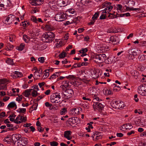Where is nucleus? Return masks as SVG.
<instances>
[{
    "instance_id": "1",
    "label": "nucleus",
    "mask_w": 146,
    "mask_h": 146,
    "mask_svg": "<svg viewBox=\"0 0 146 146\" xmlns=\"http://www.w3.org/2000/svg\"><path fill=\"white\" fill-rule=\"evenodd\" d=\"M55 35L53 33L48 32L44 34L42 36V40L45 42H51L54 39Z\"/></svg>"
},
{
    "instance_id": "2",
    "label": "nucleus",
    "mask_w": 146,
    "mask_h": 146,
    "mask_svg": "<svg viewBox=\"0 0 146 146\" xmlns=\"http://www.w3.org/2000/svg\"><path fill=\"white\" fill-rule=\"evenodd\" d=\"M60 93L56 92L53 94L50 97L51 102L53 103H58L59 101L58 100L61 98Z\"/></svg>"
},
{
    "instance_id": "3",
    "label": "nucleus",
    "mask_w": 146,
    "mask_h": 146,
    "mask_svg": "<svg viewBox=\"0 0 146 146\" xmlns=\"http://www.w3.org/2000/svg\"><path fill=\"white\" fill-rule=\"evenodd\" d=\"M33 90L32 93V95L33 97H36L37 96V92L35 90H33L32 89H27L25 90L24 93L25 94L24 95L25 97H28L30 95V92Z\"/></svg>"
},
{
    "instance_id": "4",
    "label": "nucleus",
    "mask_w": 146,
    "mask_h": 146,
    "mask_svg": "<svg viewBox=\"0 0 146 146\" xmlns=\"http://www.w3.org/2000/svg\"><path fill=\"white\" fill-rule=\"evenodd\" d=\"M141 52V50L136 49H132L128 50V53L130 55H131V53L132 54V55L133 56H135L139 54H140Z\"/></svg>"
},
{
    "instance_id": "5",
    "label": "nucleus",
    "mask_w": 146,
    "mask_h": 146,
    "mask_svg": "<svg viewBox=\"0 0 146 146\" xmlns=\"http://www.w3.org/2000/svg\"><path fill=\"white\" fill-rule=\"evenodd\" d=\"M94 108L99 110H102L104 108V106L102 105L101 103L99 102H96L94 104Z\"/></svg>"
},
{
    "instance_id": "6",
    "label": "nucleus",
    "mask_w": 146,
    "mask_h": 146,
    "mask_svg": "<svg viewBox=\"0 0 146 146\" xmlns=\"http://www.w3.org/2000/svg\"><path fill=\"white\" fill-rule=\"evenodd\" d=\"M65 93H66L67 94H68L67 95V96H68L69 98L71 97L74 94L73 91L71 89H66Z\"/></svg>"
},
{
    "instance_id": "7",
    "label": "nucleus",
    "mask_w": 146,
    "mask_h": 146,
    "mask_svg": "<svg viewBox=\"0 0 146 146\" xmlns=\"http://www.w3.org/2000/svg\"><path fill=\"white\" fill-rule=\"evenodd\" d=\"M71 132L70 131H66L64 132V137L67 138L68 140H70L71 138L70 137V135L71 134Z\"/></svg>"
},
{
    "instance_id": "8",
    "label": "nucleus",
    "mask_w": 146,
    "mask_h": 146,
    "mask_svg": "<svg viewBox=\"0 0 146 146\" xmlns=\"http://www.w3.org/2000/svg\"><path fill=\"white\" fill-rule=\"evenodd\" d=\"M21 137L20 134H13L12 136V140L13 141L15 140H19Z\"/></svg>"
},
{
    "instance_id": "9",
    "label": "nucleus",
    "mask_w": 146,
    "mask_h": 146,
    "mask_svg": "<svg viewBox=\"0 0 146 146\" xmlns=\"http://www.w3.org/2000/svg\"><path fill=\"white\" fill-rule=\"evenodd\" d=\"M31 20L34 22L36 23H38V22H42V19L40 18H38V19L34 16H33L31 18Z\"/></svg>"
},
{
    "instance_id": "10",
    "label": "nucleus",
    "mask_w": 146,
    "mask_h": 146,
    "mask_svg": "<svg viewBox=\"0 0 146 146\" xmlns=\"http://www.w3.org/2000/svg\"><path fill=\"white\" fill-rule=\"evenodd\" d=\"M15 107V109L17 108V105L15 102H10L8 105L7 106V108L8 109H9L10 108H13Z\"/></svg>"
},
{
    "instance_id": "11",
    "label": "nucleus",
    "mask_w": 146,
    "mask_h": 146,
    "mask_svg": "<svg viewBox=\"0 0 146 146\" xmlns=\"http://www.w3.org/2000/svg\"><path fill=\"white\" fill-rule=\"evenodd\" d=\"M61 14V12H59L56 14L55 15V19L56 21H61V20H60V15Z\"/></svg>"
},
{
    "instance_id": "12",
    "label": "nucleus",
    "mask_w": 146,
    "mask_h": 146,
    "mask_svg": "<svg viewBox=\"0 0 146 146\" xmlns=\"http://www.w3.org/2000/svg\"><path fill=\"white\" fill-rule=\"evenodd\" d=\"M22 76L21 73L19 72L15 71L14 72V74L13 76V78H17L21 77Z\"/></svg>"
},
{
    "instance_id": "13",
    "label": "nucleus",
    "mask_w": 146,
    "mask_h": 146,
    "mask_svg": "<svg viewBox=\"0 0 146 146\" xmlns=\"http://www.w3.org/2000/svg\"><path fill=\"white\" fill-rule=\"evenodd\" d=\"M138 59L140 61H143L146 60V55L142 54H140L138 56Z\"/></svg>"
},
{
    "instance_id": "14",
    "label": "nucleus",
    "mask_w": 146,
    "mask_h": 146,
    "mask_svg": "<svg viewBox=\"0 0 146 146\" xmlns=\"http://www.w3.org/2000/svg\"><path fill=\"white\" fill-rule=\"evenodd\" d=\"M123 126H124L126 130L131 129L133 127L132 124L130 123H126L123 125Z\"/></svg>"
},
{
    "instance_id": "15",
    "label": "nucleus",
    "mask_w": 146,
    "mask_h": 146,
    "mask_svg": "<svg viewBox=\"0 0 146 146\" xmlns=\"http://www.w3.org/2000/svg\"><path fill=\"white\" fill-rule=\"evenodd\" d=\"M5 62L7 63L9 65L13 64V60L9 58H7V59H5Z\"/></svg>"
},
{
    "instance_id": "16",
    "label": "nucleus",
    "mask_w": 146,
    "mask_h": 146,
    "mask_svg": "<svg viewBox=\"0 0 146 146\" xmlns=\"http://www.w3.org/2000/svg\"><path fill=\"white\" fill-rule=\"evenodd\" d=\"M70 119L72 120V121L73 123H79L80 122V120L77 117H73L70 118L69 119Z\"/></svg>"
},
{
    "instance_id": "17",
    "label": "nucleus",
    "mask_w": 146,
    "mask_h": 146,
    "mask_svg": "<svg viewBox=\"0 0 146 146\" xmlns=\"http://www.w3.org/2000/svg\"><path fill=\"white\" fill-rule=\"evenodd\" d=\"M23 38L24 40L26 43H28L30 39V37L25 35H23Z\"/></svg>"
},
{
    "instance_id": "18",
    "label": "nucleus",
    "mask_w": 146,
    "mask_h": 146,
    "mask_svg": "<svg viewBox=\"0 0 146 146\" xmlns=\"http://www.w3.org/2000/svg\"><path fill=\"white\" fill-rule=\"evenodd\" d=\"M38 106V104L37 103H35L34 104L31 106L30 109V110L32 111L33 110H36Z\"/></svg>"
},
{
    "instance_id": "19",
    "label": "nucleus",
    "mask_w": 146,
    "mask_h": 146,
    "mask_svg": "<svg viewBox=\"0 0 146 146\" xmlns=\"http://www.w3.org/2000/svg\"><path fill=\"white\" fill-rule=\"evenodd\" d=\"M61 14L60 15V20H61V21H64V20L66 19V14L65 13H64L62 12H61Z\"/></svg>"
},
{
    "instance_id": "20",
    "label": "nucleus",
    "mask_w": 146,
    "mask_h": 146,
    "mask_svg": "<svg viewBox=\"0 0 146 146\" xmlns=\"http://www.w3.org/2000/svg\"><path fill=\"white\" fill-rule=\"evenodd\" d=\"M0 84V90H5L6 88V85L5 84H3V82L1 81V82Z\"/></svg>"
},
{
    "instance_id": "21",
    "label": "nucleus",
    "mask_w": 146,
    "mask_h": 146,
    "mask_svg": "<svg viewBox=\"0 0 146 146\" xmlns=\"http://www.w3.org/2000/svg\"><path fill=\"white\" fill-rule=\"evenodd\" d=\"M105 94L108 95H111L113 94L110 88L108 89L107 88L104 89Z\"/></svg>"
},
{
    "instance_id": "22",
    "label": "nucleus",
    "mask_w": 146,
    "mask_h": 146,
    "mask_svg": "<svg viewBox=\"0 0 146 146\" xmlns=\"http://www.w3.org/2000/svg\"><path fill=\"white\" fill-rule=\"evenodd\" d=\"M113 86L114 87L113 89V91L116 90V91H117L120 89V87L119 86H117L115 84H113L111 86L112 87H113Z\"/></svg>"
},
{
    "instance_id": "23",
    "label": "nucleus",
    "mask_w": 146,
    "mask_h": 146,
    "mask_svg": "<svg viewBox=\"0 0 146 146\" xmlns=\"http://www.w3.org/2000/svg\"><path fill=\"white\" fill-rule=\"evenodd\" d=\"M15 127L11 128H6V129H5L3 130H2V131L1 132V133H5L7 132V131H13L15 130Z\"/></svg>"
},
{
    "instance_id": "24",
    "label": "nucleus",
    "mask_w": 146,
    "mask_h": 146,
    "mask_svg": "<svg viewBox=\"0 0 146 146\" xmlns=\"http://www.w3.org/2000/svg\"><path fill=\"white\" fill-rule=\"evenodd\" d=\"M113 6L111 5H109L108 7L106 8H105V9L103 11V13H107L106 11V10H108L110 11L111 9L113 8Z\"/></svg>"
},
{
    "instance_id": "25",
    "label": "nucleus",
    "mask_w": 146,
    "mask_h": 146,
    "mask_svg": "<svg viewBox=\"0 0 146 146\" xmlns=\"http://www.w3.org/2000/svg\"><path fill=\"white\" fill-rule=\"evenodd\" d=\"M25 47V44L23 43H22L20 44V45L19 46H18L17 49L20 51L22 50Z\"/></svg>"
},
{
    "instance_id": "26",
    "label": "nucleus",
    "mask_w": 146,
    "mask_h": 146,
    "mask_svg": "<svg viewBox=\"0 0 146 146\" xmlns=\"http://www.w3.org/2000/svg\"><path fill=\"white\" fill-rule=\"evenodd\" d=\"M99 12L96 13L92 17V19L93 20H95L97 19V18L99 16Z\"/></svg>"
},
{
    "instance_id": "27",
    "label": "nucleus",
    "mask_w": 146,
    "mask_h": 146,
    "mask_svg": "<svg viewBox=\"0 0 146 146\" xmlns=\"http://www.w3.org/2000/svg\"><path fill=\"white\" fill-rule=\"evenodd\" d=\"M126 9L128 11H139L140 10V9L139 8H130L128 7H126Z\"/></svg>"
},
{
    "instance_id": "28",
    "label": "nucleus",
    "mask_w": 146,
    "mask_h": 146,
    "mask_svg": "<svg viewBox=\"0 0 146 146\" xmlns=\"http://www.w3.org/2000/svg\"><path fill=\"white\" fill-rule=\"evenodd\" d=\"M67 112V111L66 108H63L61 110L60 112V113L61 115H64Z\"/></svg>"
},
{
    "instance_id": "29",
    "label": "nucleus",
    "mask_w": 146,
    "mask_h": 146,
    "mask_svg": "<svg viewBox=\"0 0 146 146\" xmlns=\"http://www.w3.org/2000/svg\"><path fill=\"white\" fill-rule=\"evenodd\" d=\"M17 111L19 113H24L26 112V109L24 108H19L17 110Z\"/></svg>"
},
{
    "instance_id": "30",
    "label": "nucleus",
    "mask_w": 146,
    "mask_h": 146,
    "mask_svg": "<svg viewBox=\"0 0 146 146\" xmlns=\"http://www.w3.org/2000/svg\"><path fill=\"white\" fill-rule=\"evenodd\" d=\"M66 54V52H63L59 55V56L60 58H63L65 57Z\"/></svg>"
},
{
    "instance_id": "31",
    "label": "nucleus",
    "mask_w": 146,
    "mask_h": 146,
    "mask_svg": "<svg viewBox=\"0 0 146 146\" xmlns=\"http://www.w3.org/2000/svg\"><path fill=\"white\" fill-rule=\"evenodd\" d=\"M116 37H114L113 36H111L110 38V41H112V42H115L116 41Z\"/></svg>"
},
{
    "instance_id": "32",
    "label": "nucleus",
    "mask_w": 146,
    "mask_h": 146,
    "mask_svg": "<svg viewBox=\"0 0 146 146\" xmlns=\"http://www.w3.org/2000/svg\"><path fill=\"white\" fill-rule=\"evenodd\" d=\"M50 70V69H47L45 70L44 72H45V74L44 75V78H47L48 76L49 75L48 71Z\"/></svg>"
},
{
    "instance_id": "33",
    "label": "nucleus",
    "mask_w": 146,
    "mask_h": 146,
    "mask_svg": "<svg viewBox=\"0 0 146 146\" xmlns=\"http://www.w3.org/2000/svg\"><path fill=\"white\" fill-rule=\"evenodd\" d=\"M50 144L51 146H57L58 144L57 142L54 141L50 142Z\"/></svg>"
},
{
    "instance_id": "34",
    "label": "nucleus",
    "mask_w": 146,
    "mask_h": 146,
    "mask_svg": "<svg viewBox=\"0 0 146 146\" xmlns=\"http://www.w3.org/2000/svg\"><path fill=\"white\" fill-rule=\"evenodd\" d=\"M31 1V2H30L31 4L32 5H38V4L37 3H36V1Z\"/></svg>"
},
{
    "instance_id": "35",
    "label": "nucleus",
    "mask_w": 146,
    "mask_h": 146,
    "mask_svg": "<svg viewBox=\"0 0 146 146\" xmlns=\"http://www.w3.org/2000/svg\"><path fill=\"white\" fill-rule=\"evenodd\" d=\"M111 3L110 2L105 3L103 4L102 7L104 8L105 7H108L109 5H111Z\"/></svg>"
},
{
    "instance_id": "36",
    "label": "nucleus",
    "mask_w": 146,
    "mask_h": 146,
    "mask_svg": "<svg viewBox=\"0 0 146 146\" xmlns=\"http://www.w3.org/2000/svg\"><path fill=\"white\" fill-rule=\"evenodd\" d=\"M88 51V49L86 48H82V50L79 51L80 53H85L86 52Z\"/></svg>"
},
{
    "instance_id": "37",
    "label": "nucleus",
    "mask_w": 146,
    "mask_h": 146,
    "mask_svg": "<svg viewBox=\"0 0 146 146\" xmlns=\"http://www.w3.org/2000/svg\"><path fill=\"white\" fill-rule=\"evenodd\" d=\"M21 141H23L24 142V143L25 144H27L28 143L27 139L25 137L22 138V139Z\"/></svg>"
},
{
    "instance_id": "38",
    "label": "nucleus",
    "mask_w": 146,
    "mask_h": 146,
    "mask_svg": "<svg viewBox=\"0 0 146 146\" xmlns=\"http://www.w3.org/2000/svg\"><path fill=\"white\" fill-rule=\"evenodd\" d=\"M36 71L37 72V73L38 74H42V70L41 68H39L38 69L36 68L35 69Z\"/></svg>"
},
{
    "instance_id": "39",
    "label": "nucleus",
    "mask_w": 146,
    "mask_h": 146,
    "mask_svg": "<svg viewBox=\"0 0 146 146\" xmlns=\"http://www.w3.org/2000/svg\"><path fill=\"white\" fill-rule=\"evenodd\" d=\"M38 61L40 62L43 63L44 61V57H40L38 58Z\"/></svg>"
},
{
    "instance_id": "40",
    "label": "nucleus",
    "mask_w": 146,
    "mask_h": 146,
    "mask_svg": "<svg viewBox=\"0 0 146 146\" xmlns=\"http://www.w3.org/2000/svg\"><path fill=\"white\" fill-rule=\"evenodd\" d=\"M45 83L44 82H42V83H38V85L41 88L42 90H44V88L42 87V86L44 85Z\"/></svg>"
},
{
    "instance_id": "41",
    "label": "nucleus",
    "mask_w": 146,
    "mask_h": 146,
    "mask_svg": "<svg viewBox=\"0 0 146 146\" xmlns=\"http://www.w3.org/2000/svg\"><path fill=\"white\" fill-rule=\"evenodd\" d=\"M69 13L72 14H73L75 12L74 10L73 9H70L67 10Z\"/></svg>"
},
{
    "instance_id": "42",
    "label": "nucleus",
    "mask_w": 146,
    "mask_h": 146,
    "mask_svg": "<svg viewBox=\"0 0 146 146\" xmlns=\"http://www.w3.org/2000/svg\"><path fill=\"white\" fill-rule=\"evenodd\" d=\"M78 3H79L80 4L79 5V4H78V3H76L77 5H79L80 6L81 5H85V3H86V2L84 1H79L78 2Z\"/></svg>"
},
{
    "instance_id": "43",
    "label": "nucleus",
    "mask_w": 146,
    "mask_h": 146,
    "mask_svg": "<svg viewBox=\"0 0 146 146\" xmlns=\"http://www.w3.org/2000/svg\"><path fill=\"white\" fill-rule=\"evenodd\" d=\"M55 73L56 74H58V75H57L55 74H54L51 76V78H55L56 76L57 77L59 75V74L60 73L58 72H56Z\"/></svg>"
},
{
    "instance_id": "44",
    "label": "nucleus",
    "mask_w": 146,
    "mask_h": 146,
    "mask_svg": "<svg viewBox=\"0 0 146 146\" xmlns=\"http://www.w3.org/2000/svg\"><path fill=\"white\" fill-rule=\"evenodd\" d=\"M95 58L96 59H98L100 60H102V58H100V56L99 54H96L95 56Z\"/></svg>"
},
{
    "instance_id": "45",
    "label": "nucleus",
    "mask_w": 146,
    "mask_h": 146,
    "mask_svg": "<svg viewBox=\"0 0 146 146\" xmlns=\"http://www.w3.org/2000/svg\"><path fill=\"white\" fill-rule=\"evenodd\" d=\"M37 129L38 131L40 132H42L44 130V128H42L40 126L38 127Z\"/></svg>"
},
{
    "instance_id": "46",
    "label": "nucleus",
    "mask_w": 146,
    "mask_h": 146,
    "mask_svg": "<svg viewBox=\"0 0 146 146\" xmlns=\"http://www.w3.org/2000/svg\"><path fill=\"white\" fill-rule=\"evenodd\" d=\"M39 44L38 43L35 44V46H34L33 48L35 50H37L39 49Z\"/></svg>"
},
{
    "instance_id": "47",
    "label": "nucleus",
    "mask_w": 146,
    "mask_h": 146,
    "mask_svg": "<svg viewBox=\"0 0 146 146\" xmlns=\"http://www.w3.org/2000/svg\"><path fill=\"white\" fill-rule=\"evenodd\" d=\"M68 95V94H67L66 93H63L62 94V95L61 96L63 98H68V96H67Z\"/></svg>"
},
{
    "instance_id": "48",
    "label": "nucleus",
    "mask_w": 146,
    "mask_h": 146,
    "mask_svg": "<svg viewBox=\"0 0 146 146\" xmlns=\"http://www.w3.org/2000/svg\"><path fill=\"white\" fill-rule=\"evenodd\" d=\"M20 121H21V122L22 121L24 122V121H25L26 120V119L25 118V117L22 116H21V117H20Z\"/></svg>"
},
{
    "instance_id": "49",
    "label": "nucleus",
    "mask_w": 146,
    "mask_h": 146,
    "mask_svg": "<svg viewBox=\"0 0 146 146\" xmlns=\"http://www.w3.org/2000/svg\"><path fill=\"white\" fill-rule=\"evenodd\" d=\"M138 92L139 93H140V92H141L143 91L142 89V86H141V85L138 87Z\"/></svg>"
},
{
    "instance_id": "50",
    "label": "nucleus",
    "mask_w": 146,
    "mask_h": 146,
    "mask_svg": "<svg viewBox=\"0 0 146 146\" xmlns=\"http://www.w3.org/2000/svg\"><path fill=\"white\" fill-rule=\"evenodd\" d=\"M23 27H27V26L28 25H29V23L27 22V21H24V22H23Z\"/></svg>"
},
{
    "instance_id": "51",
    "label": "nucleus",
    "mask_w": 146,
    "mask_h": 146,
    "mask_svg": "<svg viewBox=\"0 0 146 146\" xmlns=\"http://www.w3.org/2000/svg\"><path fill=\"white\" fill-rule=\"evenodd\" d=\"M45 106L47 107H51L52 106V104H50L48 102H46L45 104Z\"/></svg>"
},
{
    "instance_id": "52",
    "label": "nucleus",
    "mask_w": 146,
    "mask_h": 146,
    "mask_svg": "<svg viewBox=\"0 0 146 146\" xmlns=\"http://www.w3.org/2000/svg\"><path fill=\"white\" fill-rule=\"evenodd\" d=\"M127 3H129V4L131 3L132 5H135V2L134 1H129L127 3Z\"/></svg>"
},
{
    "instance_id": "53",
    "label": "nucleus",
    "mask_w": 146,
    "mask_h": 146,
    "mask_svg": "<svg viewBox=\"0 0 146 146\" xmlns=\"http://www.w3.org/2000/svg\"><path fill=\"white\" fill-rule=\"evenodd\" d=\"M7 46L9 47L10 49H11V50L13 49L14 48V46L13 45L11 44H8Z\"/></svg>"
},
{
    "instance_id": "54",
    "label": "nucleus",
    "mask_w": 146,
    "mask_h": 146,
    "mask_svg": "<svg viewBox=\"0 0 146 146\" xmlns=\"http://www.w3.org/2000/svg\"><path fill=\"white\" fill-rule=\"evenodd\" d=\"M116 135L118 137H121L123 136V135L121 133H117L116 134Z\"/></svg>"
},
{
    "instance_id": "55",
    "label": "nucleus",
    "mask_w": 146,
    "mask_h": 146,
    "mask_svg": "<svg viewBox=\"0 0 146 146\" xmlns=\"http://www.w3.org/2000/svg\"><path fill=\"white\" fill-rule=\"evenodd\" d=\"M115 15H114L113 14H111V13H109V15H108V17H111V18H115Z\"/></svg>"
},
{
    "instance_id": "56",
    "label": "nucleus",
    "mask_w": 146,
    "mask_h": 146,
    "mask_svg": "<svg viewBox=\"0 0 146 146\" xmlns=\"http://www.w3.org/2000/svg\"><path fill=\"white\" fill-rule=\"evenodd\" d=\"M139 69L141 71H143L145 69V67L143 66H141L139 67Z\"/></svg>"
},
{
    "instance_id": "57",
    "label": "nucleus",
    "mask_w": 146,
    "mask_h": 146,
    "mask_svg": "<svg viewBox=\"0 0 146 146\" xmlns=\"http://www.w3.org/2000/svg\"><path fill=\"white\" fill-rule=\"evenodd\" d=\"M106 18V16L104 15V14H102L101 15L100 17V19H105Z\"/></svg>"
},
{
    "instance_id": "58",
    "label": "nucleus",
    "mask_w": 146,
    "mask_h": 146,
    "mask_svg": "<svg viewBox=\"0 0 146 146\" xmlns=\"http://www.w3.org/2000/svg\"><path fill=\"white\" fill-rule=\"evenodd\" d=\"M15 36H11L9 38V41L10 42H13L14 41V38H15Z\"/></svg>"
},
{
    "instance_id": "59",
    "label": "nucleus",
    "mask_w": 146,
    "mask_h": 146,
    "mask_svg": "<svg viewBox=\"0 0 146 146\" xmlns=\"http://www.w3.org/2000/svg\"><path fill=\"white\" fill-rule=\"evenodd\" d=\"M34 75H35V76L36 77V76H38L39 77H41V75H40L41 74H38L37 73V72L36 71H35L34 73Z\"/></svg>"
},
{
    "instance_id": "60",
    "label": "nucleus",
    "mask_w": 146,
    "mask_h": 146,
    "mask_svg": "<svg viewBox=\"0 0 146 146\" xmlns=\"http://www.w3.org/2000/svg\"><path fill=\"white\" fill-rule=\"evenodd\" d=\"M122 8V5L120 4L117 5V9L119 10L120 11L121 10Z\"/></svg>"
},
{
    "instance_id": "61",
    "label": "nucleus",
    "mask_w": 146,
    "mask_h": 146,
    "mask_svg": "<svg viewBox=\"0 0 146 146\" xmlns=\"http://www.w3.org/2000/svg\"><path fill=\"white\" fill-rule=\"evenodd\" d=\"M90 39V38L88 36H85L84 37V40L86 41H88Z\"/></svg>"
},
{
    "instance_id": "62",
    "label": "nucleus",
    "mask_w": 146,
    "mask_h": 146,
    "mask_svg": "<svg viewBox=\"0 0 146 146\" xmlns=\"http://www.w3.org/2000/svg\"><path fill=\"white\" fill-rule=\"evenodd\" d=\"M14 121L15 123L17 124L20 123H21V121L19 120L18 119L17 120L16 119H14Z\"/></svg>"
},
{
    "instance_id": "63",
    "label": "nucleus",
    "mask_w": 146,
    "mask_h": 146,
    "mask_svg": "<svg viewBox=\"0 0 146 146\" xmlns=\"http://www.w3.org/2000/svg\"><path fill=\"white\" fill-rule=\"evenodd\" d=\"M135 133V132L134 131H131L130 132L127 133V135H130L132 134H134Z\"/></svg>"
},
{
    "instance_id": "64",
    "label": "nucleus",
    "mask_w": 146,
    "mask_h": 146,
    "mask_svg": "<svg viewBox=\"0 0 146 146\" xmlns=\"http://www.w3.org/2000/svg\"><path fill=\"white\" fill-rule=\"evenodd\" d=\"M50 90H48L46 91V92H44V93L46 95H48L50 94Z\"/></svg>"
}]
</instances>
